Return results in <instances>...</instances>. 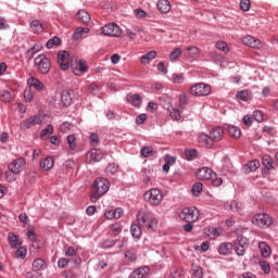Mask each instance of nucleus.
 <instances>
[{"instance_id":"20","label":"nucleus","mask_w":278,"mask_h":278,"mask_svg":"<svg viewBox=\"0 0 278 278\" xmlns=\"http://www.w3.org/2000/svg\"><path fill=\"white\" fill-rule=\"evenodd\" d=\"M147 277H149V267L147 266L139 267L129 275V278H147Z\"/></svg>"},{"instance_id":"54","label":"nucleus","mask_w":278,"mask_h":278,"mask_svg":"<svg viewBox=\"0 0 278 278\" xmlns=\"http://www.w3.org/2000/svg\"><path fill=\"white\" fill-rule=\"evenodd\" d=\"M31 99H34V93L31 92V88H26L24 90V100L26 103H30Z\"/></svg>"},{"instance_id":"50","label":"nucleus","mask_w":278,"mask_h":278,"mask_svg":"<svg viewBox=\"0 0 278 278\" xmlns=\"http://www.w3.org/2000/svg\"><path fill=\"white\" fill-rule=\"evenodd\" d=\"M142 157H153V148L151 147H143L141 149Z\"/></svg>"},{"instance_id":"19","label":"nucleus","mask_w":278,"mask_h":278,"mask_svg":"<svg viewBox=\"0 0 278 278\" xmlns=\"http://www.w3.org/2000/svg\"><path fill=\"white\" fill-rule=\"evenodd\" d=\"M224 131L223 128L220 127H214L211 131H210V138L211 141L214 142H220V140H223V136H224Z\"/></svg>"},{"instance_id":"16","label":"nucleus","mask_w":278,"mask_h":278,"mask_svg":"<svg viewBox=\"0 0 278 278\" xmlns=\"http://www.w3.org/2000/svg\"><path fill=\"white\" fill-rule=\"evenodd\" d=\"M204 233L210 240H216V238L223 236V229L220 227L208 226L205 228Z\"/></svg>"},{"instance_id":"27","label":"nucleus","mask_w":278,"mask_h":278,"mask_svg":"<svg viewBox=\"0 0 278 278\" xmlns=\"http://www.w3.org/2000/svg\"><path fill=\"white\" fill-rule=\"evenodd\" d=\"M198 140H199L200 144H203V147H212V144H214L210 135H207L205 132H200L198 135Z\"/></svg>"},{"instance_id":"2","label":"nucleus","mask_w":278,"mask_h":278,"mask_svg":"<svg viewBox=\"0 0 278 278\" xmlns=\"http://www.w3.org/2000/svg\"><path fill=\"white\" fill-rule=\"evenodd\" d=\"M143 201L149 203L151 207H157L164 201V193L159 188H151L143 193Z\"/></svg>"},{"instance_id":"44","label":"nucleus","mask_w":278,"mask_h":278,"mask_svg":"<svg viewBox=\"0 0 278 278\" xmlns=\"http://www.w3.org/2000/svg\"><path fill=\"white\" fill-rule=\"evenodd\" d=\"M191 192H192L193 197H199V194H201V192H203V184L195 182L192 186Z\"/></svg>"},{"instance_id":"35","label":"nucleus","mask_w":278,"mask_h":278,"mask_svg":"<svg viewBox=\"0 0 278 278\" xmlns=\"http://www.w3.org/2000/svg\"><path fill=\"white\" fill-rule=\"evenodd\" d=\"M76 17L78 18V21H80V23H90V14L87 13L86 10H79L76 14Z\"/></svg>"},{"instance_id":"59","label":"nucleus","mask_w":278,"mask_h":278,"mask_svg":"<svg viewBox=\"0 0 278 278\" xmlns=\"http://www.w3.org/2000/svg\"><path fill=\"white\" fill-rule=\"evenodd\" d=\"M89 140H90L92 147H97V144H99V135L96 134V132H92V134L89 136Z\"/></svg>"},{"instance_id":"22","label":"nucleus","mask_w":278,"mask_h":278,"mask_svg":"<svg viewBox=\"0 0 278 278\" xmlns=\"http://www.w3.org/2000/svg\"><path fill=\"white\" fill-rule=\"evenodd\" d=\"M126 99L128 103H131L134 105V108H140V105H142V98L138 93H128L126 96Z\"/></svg>"},{"instance_id":"10","label":"nucleus","mask_w":278,"mask_h":278,"mask_svg":"<svg viewBox=\"0 0 278 278\" xmlns=\"http://www.w3.org/2000/svg\"><path fill=\"white\" fill-rule=\"evenodd\" d=\"M93 189L99 194H106L110 191V181L105 178H96Z\"/></svg>"},{"instance_id":"34","label":"nucleus","mask_w":278,"mask_h":278,"mask_svg":"<svg viewBox=\"0 0 278 278\" xmlns=\"http://www.w3.org/2000/svg\"><path fill=\"white\" fill-rule=\"evenodd\" d=\"M30 28L36 34H42L45 31V26L38 20H34V21L30 22Z\"/></svg>"},{"instance_id":"15","label":"nucleus","mask_w":278,"mask_h":278,"mask_svg":"<svg viewBox=\"0 0 278 278\" xmlns=\"http://www.w3.org/2000/svg\"><path fill=\"white\" fill-rule=\"evenodd\" d=\"M241 42L242 45H245V47H251L252 49H260V47H262V41L251 35L243 37Z\"/></svg>"},{"instance_id":"45","label":"nucleus","mask_w":278,"mask_h":278,"mask_svg":"<svg viewBox=\"0 0 278 278\" xmlns=\"http://www.w3.org/2000/svg\"><path fill=\"white\" fill-rule=\"evenodd\" d=\"M49 134H53V125L49 124L46 128L41 130L40 138L41 140H47Z\"/></svg>"},{"instance_id":"12","label":"nucleus","mask_w":278,"mask_h":278,"mask_svg":"<svg viewBox=\"0 0 278 278\" xmlns=\"http://www.w3.org/2000/svg\"><path fill=\"white\" fill-rule=\"evenodd\" d=\"M42 115H34L21 122V129H31L34 125H40L42 123Z\"/></svg>"},{"instance_id":"37","label":"nucleus","mask_w":278,"mask_h":278,"mask_svg":"<svg viewBox=\"0 0 278 278\" xmlns=\"http://www.w3.org/2000/svg\"><path fill=\"white\" fill-rule=\"evenodd\" d=\"M47 268V262L42 258H36L33 262V270H45Z\"/></svg>"},{"instance_id":"4","label":"nucleus","mask_w":278,"mask_h":278,"mask_svg":"<svg viewBox=\"0 0 278 278\" xmlns=\"http://www.w3.org/2000/svg\"><path fill=\"white\" fill-rule=\"evenodd\" d=\"M192 97H210L212 94V86L205 83H197L189 90Z\"/></svg>"},{"instance_id":"17","label":"nucleus","mask_w":278,"mask_h":278,"mask_svg":"<svg viewBox=\"0 0 278 278\" xmlns=\"http://www.w3.org/2000/svg\"><path fill=\"white\" fill-rule=\"evenodd\" d=\"M73 90L65 89L61 93V101L65 108H70V105H73Z\"/></svg>"},{"instance_id":"43","label":"nucleus","mask_w":278,"mask_h":278,"mask_svg":"<svg viewBox=\"0 0 278 278\" xmlns=\"http://www.w3.org/2000/svg\"><path fill=\"white\" fill-rule=\"evenodd\" d=\"M67 144L70 147V151H75V149H77V140L75 139V135L67 136Z\"/></svg>"},{"instance_id":"42","label":"nucleus","mask_w":278,"mask_h":278,"mask_svg":"<svg viewBox=\"0 0 278 278\" xmlns=\"http://www.w3.org/2000/svg\"><path fill=\"white\" fill-rule=\"evenodd\" d=\"M15 257L25 260L27 257V248L20 245L15 251Z\"/></svg>"},{"instance_id":"47","label":"nucleus","mask_w":278,"mask_h":278,"mask_svg":"<svg viewBox=\"0 0 278 278\" xmlns=\"http://www.w3.org/2000/svg\"><path fill=\"white\" fill-rule=\"evenodd\" d=\"M185 155L189 162H192V160H197V149L185 150Z\"/></svg>"},{"instance_id":"28","label":"nucleus","mask_w":278,"mask_h":278,"mask_svg":"<svg viewBox=\"0 0 278 278\" xmlns=\"http://www.w3.org/2000/svg\"><path fill=\"white\" fill-rule=\"evenodd\" d=\"M27 84L28 86H33L35 90H45V84H42V81L36 77L28 78Z\"/></svg>"},{"instance_id":"6","label":"nucleus","mask_w":278,"mask_h":278,"mask_svg":"<svg viewBox=\"0 0 278 278\" xmlns=\"http://www.w3.org/2000/svg\"><path fill=\"white\" fill-rule=\"evenodd\" d=\"M179 218L185 223H197L199 220V210L197 207H185L179 213Z\"/></svg>"},{"instance_id":"36","label":"nucleus","mask_w":278,"mask_h":278,"mask_svg":"<svg viewBox=\"0 0 278 278\" xmlns=\"http://www.w3.org/2000/svg\"><path fill=\"white\" fill-rule=\"evenodd\" d=\"M262 164L267 170H273V168H275L273 157L268 154L263 155Z\"/></svg>"},{"instance_id":"13","label":"nucleus","mask_w":278,"mask_h":278,"mask_svg":"<svg viewBox=\"0 0 278 278\" xmlns=\"http://www.w3.org/2000/svg\"><path fill=\"white\" fill-rule=\"evenodd\" d=\"M72 68L76 77H81L84 73H88V65L85 60H79L77 63L72 64Z\"/></svg>"},{"instance_id":"32","label":"nucleus","mask_w":278,"mask_h":278,"mask_svg":"<svg viewBox=\"0 0 278 278\" xmlns=\"http://www.w3.org/2000/svg\"><path fill=\"white\" fill-rule=\"evenodd\" d=\"M257 168H260V161L258 160L250 161L244 166L245 173H255V170H257Z\"/></svg>"},{"instance_id":"7","label":"nucleus","mask_w":278,"mask_h":278,"mask_svg":"<svg viewBox=\"0 0 278 278\" xmlns=\"http://www.w3.org/2000/svg\"><path fill=\"white\" fill-rule=\"evenodd\" d=\"M103 36H109L111 38H121L123 35V29L117 24H106L102 27Z\"/></svg>"},{"instance_id":"40","label":"nucleus","mask_w":278,"mask_h":278,"mask_svg":"<svg viewBox=\"0 0 278 278\" xmlns=\"http://www.w3.org/2000/svg\"><path fill=\"white\" fill-rule=\"evenodd\" d=\"M228 134L232 138H240L242 131L237 126L231 125V126H228Z\"/></svg>"},{"instance_id":"33","label":"nucleus","mask_w":278,"mask_h":278,"mask_svg":"<svg viewBox=\"0 0 278 278\" xmlns=\"http://www.w3.org/2000/svg\"><path fill=\"white\" fill-rule=\"evenodd\" d=\"M155 58H157V52L150 51L140 58V62L141 64H149V62L155 60Z\"/></svg>"},{"instance_id":"9","label":"nucleus","mask_w":278,"mask_h":278,"mask_svg":"<svg viewBox=\"0 0 278 278\" xmlns=\"http://www.w3.org/2000/svg\"><path fill=\"white\" fill-rule=\"evenodd\" d=\"M27 164V161L25 157H18L13 160L9 165L8 168L11 173H14V175H21L23 173V169L25 168Z\"/></svg>"},{"instance_id":"23","label":"nucleus","mask_w":278,"mask_h":278,"mask_svg":"<svg viewBox=\"0 0 278 278\" xmlns=\"http://www.w3.org/2000/svg\"><path fill=\"white\" fill-rule=\"evenodd\" d=\"M8 240L11 249H18V247H22L23 244L21 239H18V236L14 235V232H9Z\"/></svg>"},{"instance_id":"62","label":"nucleus","mask_w":278,"mask_h":278,"mask_svg":"<svg viewBox=\"0 0 278 278\" xmlns=\"http://www.w3.org/2000/svg\"><path fill=\"white\" fill-rule=\"evenodd\" d=\"M81 36H84V33L81 30V27H77L73 34V40H79V38H81Z\"/></svg>"},{"instance_id":"29","label":"nucleus","mask_w":278,"mask_h":278,"mask_svg":"<svg viewBox=\"0 0 278 278\" xmlns=\"http://www.w3.org/2000/svg\"><path fill=\"white\" fill-rule=\"evenodd\" d=\"M258 249L263 257H270L273 252L270 251V245L268 243L264 241L258 242Z\"/></svg>"},{"instance_id":"31","label":"nucleus","mask_w":278,"mask_h":278,"mask_svg":"<svg viewBox=\"0 0 278 278\" xmlns=\"http://www.w3.org/2000/svg\"><path fill=\"white\" fill-rule=\"evenodd\" d=\"M54 164H55V161H53V157L51 156H47L40 162V166L41 168H43V170H51Z\"/></svg>"},{"instance_id":"18","label":"nucleus","mask_w":278,"mask_h":278,"mask_svg":"<svg viewBox=\"0 0 278 278\" xmlns=\"http://www.w3.org/2000/svg\"><path fill=\"white\" fill-rule=\"evenodd\" d=\"M68 58L70 54L67 51H61L58 54V63L60 64L62 71H68Z\"/></svg>"},{"instance_id":"11","label":"nucleus","mask_w":278,"mask_h":278,"mask_svg":"<svg viewBox=\"0 0 278 278\" xmlns=\"http://www.w3.org/2000/svg\"><path fill=\"white\" fill-rule=\"evenodd\" d=\"M195 177L200 181H207V179H213V177H216V173L212 170L210 167H200L195 172Z\"/></svg>"},{"instance_id":"26","label":"nucleus","mask_w":278,"mask_h":278,"mask_svg":"<svg viewBox=\"0 0 278 278\" xmlns=\"http://www.w3.org/2000/svg\"><path fill=\"white\" fill-rule=\"evenodd\" d=\"M233 251V244L231 242L220 243L218 248L219 255H229Z\"/></svg>"},{"instance_id":"49","label":"nucleus","mask_w":278,"mask_h":278,"mask_svg":"<svg viewBox=\"0 0 278 278\" xmlns=\"http://www.w3.org/2000/svg\"><path fill=\"white\" fill-rule=\"evenodd\" d=\"M180 55H181V49L175 48L174 51L169 53L170 62H175V61L179 60Z\"/></svg>"},{"instance_id":"38","label":"nucleus","mask_w":278,"mask_h":278,"mask_svg":"<svg viewBox=\"0 0 278 278\" xmlns=\"http://www.w3.org/2000/svg\"><path fill=\"white\" fill-rule=\"evenodd\" d=\"M42 49V46H40L39 43H35L34 47H31L30 49H28L26 51V58L28 60H31V58H34V55L36 53H39V51Z\"/></svg>"},{"instance_id":"39","label":"nucleus","mask_w":278,"mask_h":278,"mask_svg":"<svg viewBox=\"0 0 278 278\" xmlns=\"http://www.w3.org/2000/svg\"><path fill=\"white\" fill-rule=\"evenodd\" d=\"M130 233L132 238H136L137 240H140L142 236V230L140 229V226L138 225H131L130 226Z\"/></svg>"},{"instance_id":"53","label":"nucleus","mask_w":278,"mask_h":278,"mask_svg":"<svg viewBox=\"0 0 278 278\" xmlns=\"http://www.w3.org/2000/svg\"><path fill=\"white\" fill-rule=\"evenodd\" d=\"M187 51H189L190 58H197V55H199V53H200V50L197 46L188 47Z\"/></svg>"},{"instance_id":"46","label":"nucleus","mask_w":278,"mask_h":278,"mask_svg":"<svg viewBox=\"0 0 278 278\" xmlns=\"http://www.w3.org/2000/svg\"><path fill=\"white\" fill-rule=\"evenodd\" d=\"M62 40L59 39V37H53L49 39L46 43L47 49H53V47H58Z\"/></svg>"},{"instance_id":"30","label":"nucleus","mask_w":278,"mask_h":278,"mask_svg":"<svg viewBox=\"0 0 278 278\" xmlns=\"http://www.w3.org/2000/svg\"><path fill=\"white\" fill-rule=\"evenodd\" d=\"M167 112H168L170 118H173V121H180L181 119V112H184V110H181L180 108L175 109L173 106H168Z\"/></svg>"},{"instance_id":"60","label":"nucleus","mask_w":278,"mask_h":278,"mask_svg":"<svg viewBox=\"0 0 278 278\" xmlns=\"http://www.w3.org/2000/svg\"><path fill=\"white\" fill-rule=\"evenodd\" d=\"M187 101H188V97L186 96V93H181L179 96V103H178L180 110H184V105H186Z\"/></svg>"},{"instance_id":"56","label":"nucleus","mask_w":278,"mask_h":278,"mask_svg":"<svg viewBox=\"0 0 278 278\" xmlns=\"http://www.w3.org/2000/svg\"><path fill=\"white\" fill-rule=\"evenodd\" d=\"M237 99H240V101H247L249 99V91L241 90V91L237 92Z\"/></svg>"},{"instance_id":"25","label":"nucleus","mask_w":278,"mask_h":278,"mask_svg":"<svg viewBox=\"0 0 278 278\" xmlns=\"http://www.w3.org/2000/svg\"><path fill=\"white\" fill-rule=\"evenodd\" d=\"M224 207H225V210H230V212H237L238 214H240V212H242V205L238 204V202L235 200L226 202L224 204Z\"/></svg>"},{"instance_id":"5","label":"nucleus","mask_w":278,"mask_h":278,"mask_svg":"<svg viewBox=\"0 0 278 278\" xmlns=\"http://www.w3.org/2000/svg\"><path fill=\"white\" fill-rule=\"evenodd\" d=\"M252 225L261 229H268L273 225V217L266 213H258L252 217Z\"/></svg>"},{"instance_id":"61","label":"nucleus","mask_w":278,"mask_h":278,"mask_svg":"<svg viewBox=\"0 0 278 278\" xmlns=\"http://www.w3.org/2000/svg\"><path fill=\"white\" fill-rule=\"evenodd\" d=\"M111 229L113 232L118 235V233H121V231H123V226L119 223H115V224L111 225Z\"/></svg>"},{"instance_id":"57","label":"nucleus","mask_w":278,"mask_h":278,"mask_svg":"<svg viewBox=\"0 0 278 278\" xmlns=\"http://www.w3.org/2000/svg\"><path fill=\"white\" fill-rule=\"evenodd\" d=\"M108 173H111V175H116L118 170V165L114 163H110L106 167Z\"/></svg>"},{"instance_id":"58","label":"nucleus","mask_w":278,"mask_h":278,"mask_svg":"<svg viewBox=\"0 0 278 278\" xmlns=\"http://www.w3.org/2000/svg\"><path fill=\"white\" fill-rule=\"evenodd\" d=\"M253 118L254 121H256V123H262V121H264V114L262 113V111H254Z\"/></svg>"},{"instance_id":"63","label":"nucleus","mask_w":278,"mask_h":278,"mask_svg":"<svg viewBox=\"0 0 278 278\" xmlns=\"http://www.w3.org/2000/svg\"><path fill=\"white\" fill-rule=\"evenodd\" d=\"M58 266L60 268H66V266H68V258L66 257H62L58 261Z\"/></svg>"},{"instance_id":"55","label":"nucleus","mask_w":278,"mask_h":278,"mask_svg":"<svg viewBox=\"0 0 278 278\" xmlns=\"http://www.w3.org/2000/svg\"><path fill=\"white\" fill-rule=\"evenodd\" d=\"M240 8L243 12H249L251 10V1L250 0H241Z\"/></svg>"},{"instance_id":"48","label":"nucleus","mask_w":278,"mask_h":278,"mask_svg":"<svg viewBox=\"0 0 278 278\" xmlns=\"http://www.w3.org/2000/svg\"><path fill=\"white\" fill-rule=\"evenodd\" d=\"M172 81L173 84H184V81H186V76H184V74H173Z\"/></svg>"},{"instance_id":"21","label":"nucleus","mask_w":278,"mask_h":278,"mask_svg":"<svg viewBox=\"0 0 278 278\" xmlns=\"http://www.w3.org/2000/svg\"><path fill=\"white\" fill-rule=\"evenodd\" d=\"M104 216L108 218V220H112L114 218L118 219L121 216H123V208L117 207L115 210H108L105 211Z\"/></svg>"},{"instance_id":"51","label":"nucleus","mask_w":278,"mask_h":278,"mask_svg":"<svg viewBox=\"0 0 278 278\" xmlns=\"http://www.w3.org/2000/svg\"><path fill=\"white\" fill-rule=\"evenodd\" d=\"M215 47L216 49H218L219 51H223L224 53L229 52V48L227 47V42L225 41H217Z\"/></svg>"},{"instance_id":"8","label":"nucleus","mask_w":278,"mask_h":278,"mask_svg":"<svg viewBox=\"0 0 278 278\" xmlns=\"http://www.w3.org/2000/svg\"><path fill=\"white\" fill-rule=\"evenodd\" d=\"M237 244L235 247V253L239 256L242 257L247 253V249H249V238L238 235L237 237Z\"/></svg>"},{"instance_id":"24","label":"nucleus","mask_w":278,"mask_h":278,"mask_svg":"<svg viewBox=\"0 0 278 278\" xmlns=\"http://www.w3.org/2000/svg\"><path fill=\"white\" fill-rule=\"evenodd\" d=\"M156 8L162 14H168L170 12V2L168 0H159Z\"/></svg>"},{"instance_id":"52","label":"nucleus","mask_w":278,"mask_h":278,"mask_svg":"<svg viewBox=\"0 0 278 278\" xmlns=\"http://www.w3.org/2000/svg\"><path fill=\"white\" fill-rule=\"evenodd\" d=\"M260 267L265 273V275H270V265L266 261L260 262Z\"/></svg>"},{"instance_id":"41","label":"nucleus","mask_w":278,"mask_h":278,"mask_svg":"<svg viewBox=\"0 0 278 278\" xmlns=\"http://www.w3.org/2000/svg\"><path fill=\"white\" fill-rule=\"evenodd\" d=\"M191 278H203V269L199 265H192Z\"/></svg>"},{"instance_id":"3","label":"nucleus","mask_w":278,"mask_h":278,"mask_svg":"<svg viewBox=\"0 0 278 278\" xmlns=\"http://www.w3.org/2000/svg\"><path fill=\"white\" fill-rule=\"evenodd\" d=\"M34 65L41 75H47L51 71V61L45 54L37 55Z\"/></svg>"},{"instance_id":"64","label":"nucleus","mask_w":278,"mask_h":278,"mask_svg":"<svg viewBox=\"0 0 278 278\" xmlns=\"http://www.w3.org/2000/svg\"><path fill=\"white\" fill-rule=\"evenodd\" d=\"M169 278H181V270L177 268L172 269Z\"/></svg>"},{"instance_id":"14","label":"nucleus","mask_w":278,"mask_h":278,"mask_svg":"<svg viewBox=\"0 0 278 278\" xmlns=\"http://www.w3.org/2000/svg\"><path fill=\"white\" fill-rule=\"evenodd\" d=\"M103 160V151L101 149L93 148L87 153V161L89 164L92 162H101Z\"/></svg>"},{"instance_id":"1","label":"nucleus","mask_w":278,"mask_h":278,"mask_svg":"<svg viewBox=\"0 0 278 278\" xmlns=\"http://www.w3.org/2000/svg\"><path fill=\"white\" fill-rule=\"evenodd\" d=\"M137 223L144 229H151L152 231L157 229V218L149 211H139L137 214Z\"/></svg>"}]
</instances>
